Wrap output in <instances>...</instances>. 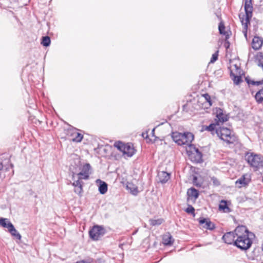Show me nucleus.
Instances as JSON below:
<instances>
[{
    "label": "nucleus",
    "instance_id": "obj_30",
    "mask_svg": "<svg viewBox=\"0 0 263 263\" xmlns=\"http://www.w3.org/2000/svg\"><path fill=\"white\" fill-rule=\"evenodd\" d=\"M93 260V259L89 258L85 260L77 261L76 263H92Z\"/></svg>",
    "mask_w": 263,
    "mask_h": 263
},
{
    "label": "nucleus",
    "instance_id": "obj_14",
    "mask_svg": "<svg viewBox=\"0 0 263 263\" xmlns=\"http://www.w3.org/2000/svg\"><path fill=\"white\" fill-rule=\"evenodd\" d=\"M69 134L71 137V140L76 142H80L83 138V135L78 133L76 129H73L69 131Z\"/></svg>",
    "mask_w": 263,
    "mask_h": 263
},
{
    "label": "nucleus",
    "instance_id": "obj_13",
    "mask_svg": "<svg viewBox=\"0 0 263 263\" xmlns=\"http://www.w3.org/2000/svg\"><path fill=\"white\" fill-rule=\"evenodd\" d=\"M199 222L204 229L213 230L215 228V224L209 219L200 218L199 219Z\"/></svg>",
    "mask_w": 263,
    "mask_h": 263
},
{
    "label": "nucleus",
    "instance_id": "obj_11",
    "mask_svg": "<svg viewBox=\"0 0 263 263\" xmlns=\"http://www.w3.org/2000/svg\"><path fill=\"white\" fill-rule=\"evenodd\" d=\"M73 180V182L72 185L74 186V192L75 193L81 196L83 193V183L81 179L79 178H76Z\"/></svg>",
    "mask_w": 263,
    "mask_h": 263
},
{
    "label": "nucleus",
    "instance_id": "obj_20",
    "mask_svg": "<svg viewBox=\"0 0 263 263\" xmlns=\"http://www.w3.org/2000/svg\"><path fill=\"white\" fill-rule=\"evenodd\" d=\"M255 99L258 104H260L263 102V88L256 92L255 95Z\"/></svg>",
    "mask_w": 263,
    "mask_h": 263
},
{
    "label": "nucleus",
    "instance_id": "obj_26",
    "mask_svg": "<svg viewBox=\"0 0 263 263\" xmlns=\"http://www.w3.org/2000/svg\"><path fill=\"white\" fill-rule=\"evenodd\" d=\"M238 183L241 185V186H240L239 187H241V186L245 185L247 184V183L245 181V178L244 177H241L236 181V184H237Z\"/></svg>",
    "mask_w": 263,
    "mask_h": 263
},
{
    "label": "nucleus",
    "instance_id": "obj_17",
    "mask_svg": "<svg viewBox=\"0 0 263 263\" xmlns=\"http://www.w3.org/2000/svg\"><path fill=\"white\" fill-rule=\"evenodd\" d=\"M97 183H99L98 189L100 194H104L107 191V184L100 179H97Z\"/></svg>",
    "mask_w": 263,
    "mask_h": 263
},
{
    "label": "nucleus",
    "instance_id": "obj_2",
    "mask_svg": "<svg viewBox=\"0 0 263 263\" xmlns=\"http://www.w3.org/2000/svg\"><path fill=\"white\" fill-rule=\"evenodd\" d=\"M204 129L210 132L212 135L216 134L220 139L228 144H234L237 141V137L227 127L217 126L216 124H210L206 126Z\"/></svg>",
    "mask_w": 263,
    "mask_h": 263
},
{
    "label": "nucleus",
    "instance_id": "obj_29",
    "mask_svg": "<svg viewBox=\"0 0 263 263\" xmlns=\"http://www.w3.org/2000/svg\"><path fill=\"white\" fill-rule=\"evenodd\" d=\"M203 96L205 100L206 101V102L209 103V105L212 106V103L210 96L208 93H205L203 95Z\"/></svg>",
    "mask_w": 263,
    "mask_h": 263
},
{
    "label": "nucleus",
    "instance_id": "obj_19",
    "mask_svg": "<svg viewBox=\"0 0 263 263\" xmlns=\"http://www.w3.org/2000/svg\"><path fill=\"white\" fill-rule=\"evenodd\" d=\"M187 194L190 198H193L194 199H196L199 196L198 191L194 187L189 189Z\"/></svg>",
    "mask_w": 263,
    "mask_h": 263
},
{
    "label": "nucleus",
    "instance_id": "obj_8",
    "mask_svg": "<svg viewBox=\"0 0 263 263\" xmlns=\"http://www.w3.org/2000/svg\"><path fill=\"white\" fill-rule=\"evenodd\" d=\"M81 171L79 173H73L72 176V180H74L76 178H79V179H88L89 175L90 174L91 166L89 163H86L83 165L80 168Z\"/></svg>",
    "mask_w": 263,
    "mask_h": 263
},
{
    "label": "nucleus",
    "instance_id": "obj_33",
    "mask_svg": "<svg viewBox=\"0 0 263 263\" xmlns=\"http://www.w3.org/2000/svg\"><path fill=\"white\" fill-rule=\"evenodd\" d=\"M131 192L133 195H136L138 193V190L137 187H134L132 190H131Z\"/></svg>",
    "mask_w": 263,
    "mask_h": 263
},
{
    "label": "nucleus",
    "instance_id": "obj_7",
    "mask_svg": "<svg viewBox=\"0 0 263 263\" xmlns=\"http://www.w3.org/2000/svg\"><path fill=\"white\" fill-rule=\"evenodd\" d=\"M115 146L120 151L122 152L123 155L130 157L134 155L135 150L133 146L129 143L124 144L122 142H118L115 143Z\"/></svg>",
    "mask_w": 263,
    "mask_h": 263
},
{
    "label": "nucleus",
    "instance_id": "obj_38",
    "mask_svg": "<svg viewBox=\"0 0 263 263\" xmlns=\"http://www.w3.org/2000/svg\"><path fill=\"white\" fill-rule=\"evenodd\" d=\"M155 129L154 128L152 130V133L153 134L154 133Z\"/></svg>",
    "mask_w": 263,
    "mask_h": 263
},
{
    "label": "nucleus",
    "instance_id": "obj_3",
    "mask_svg": "<svg viewBox=\"0 0 263 263\" xmlns=\"http://www.w3.org/2000/svg\"><path fill=\"white\" fill-rule=\"evenodd\" d=\"M245 15L240 17L242 25L243 26V32L245 35L247 36V30L248 25L250 24V20L252 16L253 6L252 0H245Z\"/></svg>",
    "mask_w": 263,
    "mask_h": 263
},
{
    "label": "nucleus",
    "instance_id": "obj_18",
    "mask_svg": "<svg viewBox=\"0 0 263 263\" xmlns=\"http://www.w3.org/2000/svg\"><path fill=\"white\" fill-rule=\"evenodd\" d=\"M162 240L163 243L165 246H171L174 242V239L169 233H166L163 235Z\"/></svg>",
    "mask_w": 263,
    "mask_h": 263
},
{
    "label": "nucleus",
    "instance_id": "obj_4",
    "mask_svg": "<svg viewBox=\"0 0 263 263\" xmlns=\"http://www.w3.org/2000/svg\"><path fill=\"white\" fill-rule=\"evenodd\" d=\"M173 140L178 145H190L194 139V135L190 132L183 134L175 132L172 134Z\"/></svg>",
    "mask_w": 263,
    "mask_h": 263
},
{
    "label": "nucleus",
    "instance_id": "obj_21",
    "mask_svg": "<svg viewBox=\"0 0 263 263\" xmlns=\"http://www.w3.org/2000/svg\"><path fill=\"white\" fill-rule=\"evenodd\" d=\"M219 208L220 210H222L224 212L229 213L230 212V209L228 207L227 203L224 200H221L219 205Z\"/></svg>",
    "mask_w": 263,
    "mask_h": 263
},
{
    "label": "nucleus",
    "instance_id": "obj_35",
    "mask_svg": "<svg viewBox=\"0 0 263 263\" xmlns=\"http://www.w3.org/2000/svg\"><path fill=\"white\" fill-rule=\"evenodd\" d=\"M246 80L247 81V83L249 84H252V85H255V81H249L247 79H246Z\"/></svg>",
    "mask_w": 263,
    "mask_h": 263
},
{
    "label": "nucleus",
    "instance_id": "obj_36",
    "mask_svg": "<svg viewBox=\"0 0 263 263\" xmlns=\"http://www.w3.org/2000/svg\"><path fill=\"white\" fill-rule=\"evenodd\" d=\"M224 46L226 48H228L230 46V43L229 42H226L224 43Z\"/></svg>",
    "mask_w": 263,
    "mask_h": 263
},
{
    "label": "nucleus",
    "instance_id": "obj_23",
    "mask_svg": "<svg viewBox=\"0 0 263 263\" xmlns=\"http://www.w3.org/2000/svg\"><path fill=\"white\" fill-rule=\"evenodd\" d=\"M202 153L198 149H196L195 159L194 161L196 162L199 163L202 161Z\"/></svg>",
    "mask_w": 263,
    "mask_h": 263
},
{
    "label": "nucleus",
    "instance_id": "obj_16",
    "mask_svg": "<svg viewBox=\"0 0 263 263\" xmlns=\"http://www.w3.org/2000/svg\"><path fill=\"white\" fill-rule=\"evenodd\" d=\"M158 177L161 183H165L170 178V175L166 172L162 171L158 173Z\"/></svg>",
    "mask_w": 263,
    "mask_h": 263
},
{
    "label": "nucleus",
    "instance_id": "obj_9",
    "mask_svg": "<svg viewBox=\"0 0 263 263\" xmlns=\"http://www.w3.org/2000/svg\"><path fill=\"white\" fill-rule=\"evenodd\" d=\"M105 232L104 228L100 226H95L89 231V234L90 237L93 240H98L102 236Z\"/></svg>",
    "mask_w": 263,
    "mask_h": 263
},
{
    "label": "nucleus",
    "instance_id": "obj_15",
    "mask_svg": "<svg viewBox=\"0 0 263 263\" xmlns=\"http://www.w3.org/2000/svg\"><path fill=\"white\" fill-rule=\"evenodd\" d=\"M263 44V39L258 36H254L252 42V47L254 50H258Z\"/></svg>",
    "mask_w": 263,
    "mask_h": 263
},
{
    "label": "nucleus",
    "instance_id": "obj_37",
    "mask_svg": "<svg viewBox=\"0 0 263 263\" xmlns=\"http://www.w3.org/2000/svg\"><path fill=\"white\" fill-rule=\"evenodd\" d=\"M3 168V164L1 161H0V171L2 170Z\"/></svg>",
    "mask_w": 263,
    "mask_h": 263
},
{
    "label": "nucleus",
    "instance_id": "obj_28",
    "mask_svg": "<svg viewBox=\"0 0 263 263\" xmlns=\"http://www.w3.org/2000/svg\"><path fill=\"white\" fill-rule=\"evenodd\" d=\"M218 51L213 54L212 57L210 60V63H214L218 59Z\"/></svg>",
    "mask_w": 263,
    "mask_h": 263
},
{
    "label": "nucleus",
    "instance_id": "obj_6",
    "mask_svg": "<svg viewBox=\"0 0 263 263\" xmlns=\"http://www.w3.org/2000/svg\"><path fill=\"white\" fill-rule=\"evenodd\" d=\"M0 225L3 228H7L11 235L18 240H21L22 236L21 234L15 229L13 224L7 218H1Z\"/></svg>",
    "mask_w": 263,
    "mask_h": 263
},
{
    "label": "nucleus",
    "instance_id": "obj_31",
    "mask_svg": "<svg viewBox=\"0 0 263 263\" xmlns=\"http://www.w3.org/2000/svg\"><path fill=\"white\" fill-rule=\"evenodd\" d=\"M194 208L191 205L189 206L185 210L186 213L191 214L194 213Z\"/></svg>",
    "mask_w": 263,
    "mask_h": 263
},
{
    "label": "nucleus",
    "instance_id": "obj_25",
    "mask_svg": "<svg viewBox=\"0 0 263 263\" xmlns=\"http://www.w3.org/2000/svg\"><path fill=\"white\" fill-rule=\"evenodd\" d=\"M163 221V220L161 218L158 219H150V224L152 226H159L160 225Z\"/></svg>",
    "mask_w": 263,
    "mask_h": 263
},
{
    "label": "nucleus",
    "instance_id": "obj_1",
    "mask_svg": "<svg viewBox=\"0 0 263 263\" xmlns=\"http://www.w3.org/2000/svg\"><path fill=\"white\" fill-rule=\"evenodd\" d=\"M235 234L237 238L234 242V246L241 250H247L251 247L255 235L249 232L246 227L240 226L236 227Z\"/></svg>",
    "mask_w": 263,
    "mask_h": 263
},
{
    "label": "nucleus",
    "instance_id": "obj_5",
    "mask_svg": "<svg viewBox=\"0 0 263 263\" xmlns=\"http://www.w3.org/2000/svg\"><path fill=\"white\" fill-rule=\"evenodd\" d=\"M245 159L252 167H259L262 166V158L260 155L247 153L245 156Z\"/></svg>",
    "mask_w": 263,
    "mask_h": 263
},
{
    "label": "nucleus",
    "instance_id": "obj_39",
    "mask_svg": "<svg viewBox=\"0 0 263 263\" xmlns=\"http://www.w3.org/2000/svg\"><path fill=\"white\" fill-rule=\"evenodd\" d=\"M142 136H143V137H144V134H142Z\"/></svg>",
    "mask_w": 263,
    "mask_h": 263
},
{
    "label": "nucleus",
    "instance_id": "obj_34",
    "mask_svg": "<svg viewBox=\"0 0 263 263\" xmlns=\"http://www.w3.org/2000/svg\"><path fill=\"white\" fill-rule=\"evenodd\" d=\"M263 84V80L262 81H255V85H259Z\"/></svg>",
    "mask_w": 263,
    "mask_h": 263
},
{
    "label": "nucleus",
    "instance_id": "obj_22",
    "mask_svg": "<svg viewBox=\"0 0 263 263\" xmlns=\"http://www.w3.org/2000/svg\"><path fill=\"white\" fill-rule=\"evenodd\" d=\"M218 29L220 34L225 35L226 39H228L229 37L228 33L225 31V26L221 22L219 24L218 26Z\"/></svg>",
    "mask_w": 263,
    "mask_h": 263
},
{
    "label": "nucleus",
    "instance_id": "obj_32",
    "mask_svg": "<svg viewBox=\"0 0 263 263\" xmlns=\"http://www.w3.org/2000/svg\"><path fill=\"white\" fill-rule=\"evenodd\" d=\"M211 180L212 181L213 184L215 185L218 186V185H220V182L216 177H212L211 178Z\"/></svg>",
    "mask_w": 263,
    "mask_h": 263
},
{
    "label": "nucleus",
    "instance_id": "obj_40",
    "mask_svg": "<svg viewBox=\"0 0 263 263\" xmlns=\"http://www.w3.org/2000/svg\"><path fill=\"white\" fill-rule=\"evenodd\" d=\"M127 188H129V186L128 185H127Z\"/></svg>",
    "mask_w": 263,
    "mask_h": 263
},
{
    "label": "nucleus",
    "instance_id": "obj_10",
    "mask_svg": "<svg viewBox=\"0 0 263 263\" xmlns=\"http://www.w3.org/2000/svg\"><path fill=\"white\" fill-rule=\"evenodd\" d=\"M216 119H215V122L212 124H217V126H220V124H222L228 119L227 115L223 114L222 110L219 108L216 109Z\"/></svg>",
    "mask_w": 263,
    "mask_h": 263
},
{
    "label": "nucleus",
    "instance_id": "obj_12",
    "mask_svg": "<svg viewBox=\"0 0 263 263\" xmlns=\"http://www.w3.org/2000/svg\"><path fill=\"white\" fill-rule=\"evenodd\" d=\"M237 236L235 234V230L234 232H230L226 233L222 236L223 241L228 244H234Z\"/></svg>",
    "mask_w": 263,
    "mask_h": 263
},
{
    "label": "nucleus",
    "instance_id": "obj_27",
    "mask_svg": "<svg viewBox=\"0 0 263 263\" xmlns=\"http://www.w3.org/2000/svg\"><path fill=\"white\" fill-rule=\"evenodd\" d=\"M233 80L234 83L236 85L239 84L242 81L241 77L239 76H235Z\"/></svg>",
    "mask_w": 263,
    "mask_h": 263
},
{
    "label": "nucleus",
    "instance_id": "obj_24",
    "mask_svg": "<svg viewBox=\"0 0 263 263\" xmlns=\"http://www.w3.org/2000/svg\"><path fill=\"white\" fill-rule=\"evenodd\" d=\"M50 39L48 36H43L42 37L41 44L45 47H48L50 44Z\"/></svg>",
    "mask_w": 263,
    "mask_h": 263
}]
</instances>
